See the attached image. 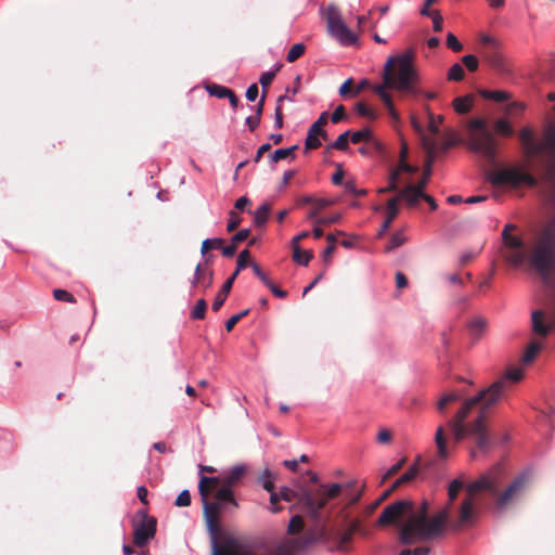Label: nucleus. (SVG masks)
<instances>
[{"label": "nucleus", "instance_id": "774afa93", "mask_svg": "<svg viewBox=\"0 0 555 555\" xmlns=\"http://www.w3.org/2000/svg\"><path fill=\"white\" fill-rule=\"evenodd\" d=\"M269 555H293L292 550L286 545H279Z\"/></svg>", "mask_w": 555, "mask_h": 555}, {"label": "nucleus", "instance_id": "4be33fe9", "mask_svg": "<svg viewBox=\"0 0 555 555\" xmlns=\"http://www.w3.org/2000/svg\"><path fill=\"white\" fill-rule=\"evenodd\" d=\"M219 485H221V477L202 476L198 482V492L201 494V499L209 496L210 493L216 490Z\"/></svg>", "mask_w": 555, "mask_h": 555}, {"label": "nucleus", "instance_id": "a19ab883", "mask_svg": "<svg viewBox=\"0 0 555 555\" xmlns=\"http://www.w3.org/2000/svg\"><path fill=\"white\" fill-rule=\"evenodd\" d=\"M281 67H282V65H278L275 70L266 72V73L261 74V76L259 78V82L262 87V91L267 92V89L272 83L273 79L275 78L276 73L281 69Z\"/></svg>", "mask_w": 555, "mask_h": 555}, {"label": "nucleus", "instance_id": "9b49d317", "mask_svg": "<svg viewBox=\"0 0 555 555\" xmlns=\"http://www.w3.org/2000/svg\"><path fill=\"white\" fill-rule=\"evenodd\" d=\"M487 180L493 186H519L520 184H527L534 186L537 184L535 178L529 172L518 167H508L487 172Z\"/></svg>", "mask_w": 555, "mask_h": 555}, {"label": "nucleus", "instance_id": "a878e982", "mask_svg": "<svg viewBox=\"0 0 555 555\" xmlns=\"http://www.w3.org/2000/svg\"><path fill=\"white\" fill-rule=\"evenodd\" d=\"M421 457L418 456L415 463L401 476L399 477L391 486V490L398 489L401 485L408 483L415 479L418 474V463Z\"/></svg>", "mask_w": 555, "mask_h": 555}, {"label": "nucleus", "instance_id": "c756f323", "mask_svg": "<svg viewBox=\"0 0 555 555\" xmlns=\"http://www.w3.org/2000/svg\"><path fill=\"white\" fill-rule=\"evenodd\" d=\"M298 149V145H293L288 149H279L274 151L269 157L271 163L276 164L280 160L286 159L291 157L292 159L295 158V151Z\"/></svg>", "mask_w": 555, "mask_h": 555}, {"label": "nucleus", "instance_id": "09e8293b", "mask_svg": "<svg viewBox=\"0 0 555 555\" xmlns=\"http://www.w3.org/2000/svg\"><path fill=\"white\" fill-rule=\"evenodd\" d=\"M460 400V395L457 392H450L444 395L438 402L437 408L440 412H442L446 406L451 403Z\"/></svg>", "mask_w": 555, "mask_h": 555}, {"label": "nucleus", "instance_id": "0e129e2a", "mask_svg": "<svg viewBox=\"0 0 555 555\" xmlns=\"http://www.w3.org/2000/svg\"><path fill=\"white\" fill-rule=\"evenodd\" d=\"M346 116V111L344 105H338L331 116V120L333 124H338Z\"/></svg>", "mask_w": 555, "mask_h": 555}, {"label": "nucleus", "instance_id": "f257e3e1", "mask_svg": "<svg viewBox=\"0 0 555 555\" xmlns=\"http://www.w3.org/2000/svg\"><path fill=\"white\" fill-rule=\"evenodd\" d=\"M516 225L507 223L502 231V240L508 249L505 255L508 262L520 266L526 260L537 271L546 289L545 310H535L531 314L532 331L546 337L555 328V217L531 240L511 234Z\"/></svg>", "mask_w": 555, "mask_h": 555}, {"label": "nucleus", "instance_id": "b1692460", "mask_svg": "<svg viewBox=\"0 0 555 555\" xmlns=\"http://www.w3.org/2000/svg\"><path fill=\"white\" fill-rule=\"evenodd\" d=\"M233 286V278H229L224 284L222 285L221 289L217 293L215 300L212 302V310L219 311L220 308L223 306L224 301L227 300L228 295L230 294Z\"/></svg>", "mask_w": 555, "mask_h": 555}, {"label": "nucleus", "instance_id": "aec40b11", "mask_svg": "<svg viewBox=\"0 0 555 555\" xmlns=\"http://www.w3.org/2000/svg\"><path fill=\"white\" fill-rule=\"evenodd\" d=\"M435 443L437 447V456L439 460L444 461L450 455V450L448 448V440L446 436V430L443 426H439L435 434Z\"/></svg>", "mask_w": 555, "mask_h": 555}, {"label": "nucleus", "instance_id": "6e6552de", "mask_svg": "<svg viewBox=\"0 0 555 555\" xmlns=\"http://www.w3.org/2000/svg\"><path fill=\"white\" fill-rule=\"evenodd\" d=\"M341 489L340 483H320L317 488H305L300 492L282 487L279 498L285 502L297 500L312 519L319 520L322 509L341 494Z\"/></svg>", "mask_w": 555, "mask_h": 555}, {"label": "nucleus", "instance_id": "4468645a", "mask_svg": "<svg viewBox=\"0 0 555 555\" xmlns=\"http://www.w3.org/2000/svg\"><path fill=\"white\" fill-rule=\"evenodd\" d=\"M478 52L483 61L496 70L504 69V59L500 51V43L493 37L482 36Z\"/></svg>", "mask_w": 555, "mask_h": 555}, {"label": "nucleus", "instance_id": "0eeeda50", "mask_svg": "<svg viewBox=\"0 0 555 555\" xmlns=\"http://www.w3.org/2000/svg\"><path fill=\"white\" fill-rule=\"evenodd\" d=\"M205 522L211 535L212 555H251V546L243 540L221 534L220 515L223 505L220 502L209 501V496L202 499Z\"/></svg>", "mask_w": 555, "mask_h": 555}, {"label": "nucleus", "instance_id": "4c0bfd02", "mask_svg": "<svg viewBox=\"0 0 555 555\" xmlns=\"http://www.w3.org/2000/svg\"><path fill=\"white\" fill-rule=\"evenodd\" d=\"M207 311V302L205 299L201 298L196 301L193 310L191 311V319L193 320H203L206 315Z\"/></svg>", "mask_w": 555, "mask_h": 555}, {"label": "nucleus", "instance_id": "58836bf2", "mask_svg": "<svg viewBox=\"0 0 555 555\" xmlns=\"http://www.w3.org/2000/svg\"><path fill=\"white\" fill-rule=\"evenodd\" d=\"M206 90L211 96H216L218 99H224L225 95L230 94V89L220 85L211 83L206 86Z\"/></svg>", "mask_w": 555, "mask_h": 555}, {"label": "nucleus", "instance_id": "473e14b6", "mask_svg": "<svg viewBox=\"0 0 555 555\" xmlns=\"http://www.w3.org/2000/svg\"><path fill=\"white\" fill-rule=\"evenodd\" d=\"M481 96L483 99L493 100L495 102H504L512 98L511 93L506 91H490V90H482L480 92Z\"/></svg>", "mask_w": 555, "mask_h": 555}, {"label": "nucleus", "instance_id": "f8f14e48", "mask_svg": "<svg viewBox=\"0 0 555 555\" xmlns=\"http://www.w3.org/2000/svg\"><path fill=\"white\" fill-rule=\"evenodd\" d=\"M325 18L330 35L343 46H351L357 42V36L347 27L336 5L330 4L326 8Z\"/></svg>", "mask_w": 555, "mask_h": 555}, {"label": "nucleus", "instance_id": "7ed1b4c3", "mask_svg": "<svg viewBox=\"0 0 555 555\" xmlns=\"http://www.w3.org/2000/svg\"><path fill=\"white\" fill-rule=\"evenodd\" d=\"M521 369H509L505 376L499 378L489 388L463 402L456 415L448 422L454 441L472 438L479 450H487L490 437L486 426L487 411L494 405L508 389L511 382L521 380Z\"/></svg>", "mask_w": 555, "mask_h": 555}, {"label": "nucleus", "instance_id": "3c124183", "mask_svg": "<svg viewBox=\"0 0 555 555\" xmlns=\"http://www.w3.org/2000/svg\"><path fill=\"white\" fill-rule=\"evenodd\" d=\"M271 477H272V473L268 468L263 470V473H262V475L260 477V481L262 482V487L268 492H273L274 489H275L274 483L271 480Z\"/></svg>", "mask_w": 555, "mask_h": 555}, {"label": "nucleus", "instance_id": "cd10ccee", "mask_svg": "<svg viewBox=\"0 0 555 555\" xmlns=\"http://www.w3.org/2000/svg\"><path fill=\"white\" fill-rule=\"evenodd\" d=\"M271 211V205L269 203H263L255 212H254V223L257 227H262L267 223L269 219V215Z\"/></svg>", "mask_w": 555, "mask_h": 555}, {"label": "nucleus", "instance_id": "680f3d73", "mask_svg": "<svg viewBox=\"0 0 555 555\" xmlns=\"http://www.w3.org/2000/svg\"><path fill=\"white\" fill-rule=\"evenodd\" d=\"M391 439H392V433L387 428H382L378 431L377 437H376L377 442L380 444H387L391 441Z\"/></svg>", "mask_w": 555, "mask_h": 555}, {"label": "nucleus", "instance_id": "2f4dec72", "mask_svg": "<svg viewBox=\"0 0 555 555\" xmlns=\"http://www.w3.org/2000/svg\"><path fill=\"white\" fill-rule=\"evenodd\" d=\"M494 130L496 134L503 137H512L514 134L511 122L505 118H500L494 122Z\"/></svg>", "mask_w": 555, "mask_h": 555}, {"label": "nucleus", "instance_id": "412c9836", "mask_svg": "<svg viewBox=\"0 0 555 555\" xmlns=\"http://www.w3.org/2000/svg\"><path fill=\"white\" fill-rule=\"evenodd\" d=\"M398 214H399L398 198L388 199L387 206H386V218H385L384 223L382 224L379 235H383L385 232L388 231L392 221L397 218Z\"/></svg>", "mask_w": 555, "mask_h": 555}, {"label": "nucleus", "instance_id": "f3484780", "mask_svg": "<svg viewBox=\"0 0 555 555\" xmlns=\"http://www.w3.org/2000/svg\"><path fill=\"white\" fill-rule=\"evenodd\" d=\"M422 196L423 191L416 189L413 184H409L401 189L393 198H398V203L405 201L409 207H415L418 201L422 199Z\"/></svg>", "mask_w": 555, "mask_h": 555}, {"label": "nucleus", "instance_id": "e2e57ef3", "mask_svg": "<svg viewBox=\"0 0 555 555\" xmlns=\"http://www.w3.org/2000/svg\"><path fill=\"white\" fill-rule=\"evenodd\" d=\"M249 260H250V253H249V250L248 249L242 250L240 253L238 257H237V268H238V270H242L245 267H247Z\"/></svg>", "mask_w": 555, "mask_h": 555}, {"label": "nucleus", "instance_id": "4d7b16f0", "mask_svg": "<svg viewBox=\"0 0 555 555\" xmlns=\"http://www.w3.org/2000/svg\"><path fill=\"white\" fill-rule=\"evenodd\" d=\"M178 507H186L191 504V494L189 490H183L179 493L175 502Z\"/></svg>", "mask_w": 555, "mask_h": 555}, {"label": "nucleus", "instance_id": "20e7f679", "mask_svg": "<svg viewBox=\"0 0 555 555\" xmlns=\"http://www.w3.org/2000/svg\"><path fill=\"white\" fill-rule=\"evenodd\" d=\"M502 483L503 475L499 466L493 467L477 480L468 483L466 488L467 495L460 504L459 519L452 527L454 529H462L474 525L477 515L474 506V496L481 491L491 494L498 511L502 512L507 509L524 494L527 477L525 475L516 477L503 491H500Z\"/></svg>", "mask_w": 555, "mask_h": 555}, {"label": "nucleus", "instance_id": "49530a36", "mask_svg": "<svg viewBox=\"0 0 555 555\" xmlns=\"http://www.w3.org/2000/svg\"><path fill=\"white\" fill-rule=\"evenodd\" d=\"M53 297L55 300H59V301H65V302H69V304L76 302L75 297L69 292H67L65 289H61V288H55L53 291Z\"/></svg>", "mask_w": 555, "mask_h": 555}, {"label": "nucleus", "instance_id": "bf43d9fd", "mask_svg": "<svg viewBox=\"0 0 555 555\" xmlns=\"http://www.w3.org/2000/svg\"><path fill=\"white\" fill-rule=\"evenodd\" d=\"M405 463V459H401L398 463H396L395 465H392L388 470L387 473L383 476L382 478V482H385L387 479L391 478L392 476H395L404 465Z\"/></svg>", "mask_w": 555, "mask_h": 555}, {"label": "nucleus", "instance_id": "1a4fd4ad", "mask_svg": "<svg viewBox=\"0 0 555 555\" xmlns=\"http://www.w3.org/2000/svg\"><path fill=\"white\" fill-rule=\"evenodd\" d=\"M359 501L360 500L354 494L348 495V501L341 506L338 513V516L341 517L343 522L347 524L346 529L336 527L327 529L325 526H322L319 537H313L311 540L314 541L317 539H332L335 542L337 550L343 552L348 551L356 533L366 534V531L362 528L361 519L353 518L349 520V515L347 513V508L356 505Z\"/></svg>", "mask_w": 555, "mask_h": 555}, {"label": "nucleus", "instance_id": "2eb2a0df", "mask_svg": "<svg viewBox=\"0 0 555 555\" xmlns=\"http://www.w3.org/2000/svg\"><path fill=\"white\" fill-rule=\"evenodd\" d=\"M328 113L323 112L320 117L314 121L308 130V134L305 141L306 150H315L321 146L320 137L323 139H327L326 131L323 130V127L327 124Z\"/></svg>", "mask_w": 555, "mask_h": 555}, {"label": "nucleus", "instance_id": "c9c22d12", "mask_svg": "<svg viewBox=\"0 0 555 555\" xmlns=\"http://www.w3.org/2000/svg\"><path fill=\"white\" fill-rule=\"evenodd\" d=\"M465 72L463 65L460 63L453 64L447 74V79L450 81H461L464 79Z\"/></svg>", "mask_w": 555, "mask_h": 555}, {"label": "nucleus", "instance_id": "f03ea898", "mask_svg": "<svg viewBox=\"0 0 555 555\" xmlns=\"http://www.w3.org/2000/svg\"><path fill=\"white\" fill-rule=\"evenodd\" d=\"M464 483L460 479L450 482L448 489L449 504L428 517V503L423 502L420 508H416L411 500H400L387 505L377 519V526L397 525L404 519L399 530V541L402 544H412L421 541H429L440 537L446 527L452 530V525L457 521L451 520L452 503L457 498ZM460 508L457 509V512ZM459 529H455L457 531Z\"/></svg>", "mask_w": 555, "mask_h": 555}, {"label": "nucleus", "instance_id": "7c9ffc66", "mask_svg": "<svg viewBox=\"0 0 555 555\" xmlns=\"http://www.w3.org/2000/svg\"><path fill=\"white\" fill-rule=\"evenodd\" d=\"M541 349H542V344H540L539 341L532 340L529 344V346L527 347V349L522 356L521 362L524 364L531 363L535 359V357L538 356V353L540 352Z\"/></svg>", "mask_w": 555, "mask_h": 555}, {"label": "nucleus", "instance_id": "ea45409f", "mask_svg": "<svg viewBox=\"0 0 555 555\" xmlns=\"http://www.w3.org/2000/svg\"><path fill=\"white\" fill-rule=\"evenodd\" d=\"M305 528L304 519L300 515H295L291 518L288 524V533L289 534H297L300 533Z\"/></svg>", "mask_w": 555, "mask_h": 555}, {"label": "nucleus", "instance_id": "6ab92c4d", "mask_svg": "<svg viewBox=\"0 0 555 555\" xmlns=\"http://www.w3.org/2000/svg\"><path fill=\"white\" fill-rule=\"evenodd\" d=\"M246 473V467L244 465H236L229 469L228 472H224L221 476V485H225L229 488H233L236 486L241 479L244 477Z\"/></svg>", "mask_w": 555, "mask_h": 555}, {"label": "nucleus", "instance_id": "c85d7f7f", "mask_svg": "<svg viewBox=\"0 0 555 555\" xmlns=\"http://www.w3.org/2000/svg\"><path fill=\"white\" fill-rule=\"evenodd\" d=\"M312 258V250H302L299 246L293 247V259L296 263L307 267Z\"/></svg>", "mask_w": 555, "mask_h": 555}, {"label": "nucleus", "instance_id": "423d86ee", "mask_svg": "<svg viewBox=\"0 0 555 555\" xmlns=\"http://www.w3.org/2000/svg\"><path fill=\"white\" fill-rule=\"evenodd\" d=\"M522 155L529 164L542 169L555 182V122L545 127L542 138L527 126L518 132Z\"/></svg>", "mask_w": 555, "mask_h": 555}, {"label": "nucleus", "instance_id": "a211bd4d", "mask_svg": "<svg viewBox=\"0 0 555 555\" xmlns=\"http://www.w3.org/2000/svg\"><path fill=\"white\" fill-rule=\"evenodd\" d=\"M422 146L426 152V160L424 168L433 169V164L439 150L438 143L434 137L423 135Z\"/></svg>", "mask_w": 555, "mask_h": 555}, {"label": "nucleus", "instance_id": "603ef678", "mask_svg": "<svg viewBox=\"0 0 555 555\" xmlns=\"http://www.w3.org/2000/svg\"><path fill=\"white\" fill-rule=\"evenodd\" d=\"M446 44L449 49H451L454 52H461L463 50V44L457 40L455 35L452 33H449L447 35Z\"/></svg>", "mask_w": 555, "mask_h": 555}, {"label": "nucleus", "instance_id": "338daca9", "mask_svg": "<svg viewBox=\"0 0 555 555\" xmlns=\"http://www.w3.org/2000/svg\"><path fill=\"white\" fill-rule=\"evenodd\" d=\"M544 204L547 207V209L555 214V189L553 188L550 190V192L546 194L544 198Z\"/></svg>", "mask_w": 555, "mask_h": 555}, {"label": "nucleus", "instance_id": "c03bdc74", "mask_svg": "<svg viewBox=\"0 0 555 555\" xmlns=\"http://www.w3.org/2000/svg\"><path fill=\"white\" fill-rule=\"evenodd\" d=\"M349 131H345L344 133L339 134L338 138L335 140V142L331 145V147L336 149L338 151H346L349 147Z\"/></svg>", "mask_w": 555, "mask_h": 555}, {"label": "nucleus", "instance_id": "5fc2aeb1", "mask_svg": "<svg viewBox=\"0 0 555 555\" xmlns=\"http://www.w3.org/2000/svg\"><path fill=\"white\" fill-rule=\"evenodd\" d=\"M433 20V29L436 33H440L443 27V18L441 13L438 10L433 11L431 14L428 15Z\"/></svg>", "mask_w": 555, "mask_h": 555}, {"label": "nucleus", "instance_id": "ddd939ff", "mask_svg": "<svg viewBox=\"0 0 555 555\" xmlns=\"http://www.w3.org/2000/svg\"><path fill=\"white\" fill-rule=\"evenodd\" d=\"M140 521L133 522V543L138 547H143L156 533V519L150 517L144 509L137 512Z\"/></svg>", "mask_w": 555, "mask_h": 555}, {"label": "nucleus", "instance_id": "864d4df0", "mask_svg": "<svg viewBox=\"0 0 555 555\" xmlns=\"http://www.w3.org/2000/svg\"><path fill=\"white\" fill-rule=\"evenodd\" d=\"M404 241H405V237L403 236V234L401 232H397V233L392 234V236L390 237L389 244L386 247V251H390L391 249H395V248L401 246L404 243Z\"/></svg>", "mask_w": 555, "mask_h": 555}, {"label": "nucleus", "instance_id": "8fccbe9b", "mask_svg": "<svg viewBox=\"0 0 555 555\" xmlns=\"http://www.w3.org/2000/svg\"><path fill=\"white\" fill-rule=\"evenodd\" d=\"M241 221H242V218L240 217L238 212L235 210H231L229 212V220H228V225H227L228 232H233L234 230H236L238 228Z\"/></svg>", "mask_w": 555, "mask_h": 555}, {"label": "nucleus", "instance_id": "13d9d810", "mask_svg": "<svg viewBox=\"0 0 555 555\" xmlns=\"http://www.w3.org/2000/svg\"><path fill=\"white\" fill-rule=\"evenodd\" d=\"M340 218H341L340 214H335L330 217H320V218L315 219L314 224L330 225V224L339 222Z\"/></svg>", "mask_w": 555, "mask_h": 555}, {"label": "nucleus", "instance_id": "6e6d98bb", "mask_svg": "<svg viewBox=\"0 0 555 555\" xmlns=\"http://www.w3.org/2000/svg\"><path fill=\"white\" fill-rule=\"evenodd\" d=\"M431 173H433V169L424 168L423 176H422L421 180L416 184H413V186H415L416 189H418L421 191H425V189L429 182V179L431 177Z\"/></svg>", "mask_w": 555, "mask_h": 555}, {"label": "nucleus", "instance_id": "de8ad7c7", "mask_svg": "<svg viewBox=\"0 0 555 555\" xmlns=\"http://www.w3.org/2000/svg\"><path fill=\"white\" fill-rule=\"evenodd\" d=\"M463 65L467 68L468 72L474 73L479 67L478 59L473 54H467L462 57Z\"/></svg>", "mask_w": 555, "mask_h": 555}, {"label": "nucleus", "instance_id": "f704fd0d", "mask_svg": "<svg viewBox=\"0 0 555 555\" xmlns=\"http://www.w3.org/2000/svg\"><path fill=\"white\" fill-rule=\"evenodd\" d=\"M453 106L459 114H466L472 108V100L468 96L455 98L453 101Z\"/></svg>", "mask_w": 555, "mask_h": 555}, {"label": "nucleus", "instance_id": "052dcab7", "mask_svg": "<svg viewBox=\"0 0 555 555\" xmlns=\"http://www.w3.org/2000/svg\"><path fill=\"white\" fill-rule=\"evenodd\" d=\"M354 81L352 78H348L339 88V94L341 96H347L350 93L353 95V91L356 88H353Z\"/></svg>", "mask_w": 555, "mask_h": 555}, {"label": "nucleus", "instance_id": "9d476101", "mask_svg": "<svg viewBox=\"0 0 555 555\" xmlns=\"http://www.w3.org/2000/svg\"><path fill=\"white\" fill-rule=\"evenodd\" d=\"M470 129L478 130L470 138V150L481 155L490 166H496L498 141L487 129V122L482 118L472 119Z\"/></svg>", "mask_w": 555, "mask_h": 555}, {"label": "nucleus", "instance_id": "bb28decb", "mask_svg": "<svg viewBox=\"0 0 555 555\" xmlns=\"http://www.w3.org/2000/svg\"><path fill=\"white\" fill-rule=\"evenodd\" d=\"M335 204V199H330V198H317L314 204H313V208L309 211L308 214V219L309 220H312L313 222H315V219L320 218L319 217V212L328 207V206H332Z\"/></svg>", "mask_w": 555, "mask_h": 555}, {"label": "nucleus", "instance_id": "dca6fc26", "mask_svg": "<svg viewBox=\"0 0 555 555\" xmlns=\"http://www.w3.org/2000/svg\"><path fill=\"white\" fill-rule=\"evenodd\" d=\"M214 283V271L207 266V263H198L195 268L193 280L191 284L194 288H203V291H207L212 286Z\"/></svg>", "mask_w": 555, "mask_h": 555}, {"label": "nucleus", "instance_id": "69168bd1", "mask_svg": "<svg viewBox=\"0 0 555 555\" xmlns=\"http://www.w3.org/2000/svg\"><path fill=\"white\" fill-rule=\"evenodd\" d=\"M526 106L521 102H512L506 107V113L511 115L521 114L525 111Z\"/></svg>", "mask_w": 555, "mask_h": 555}, {"label": "nucleus", "instance_id": "a18cd8bd", "mask_svg": "<svg viewBox=\"0 0 555 555\" xmlns=\"http://www.w3.org/2000/svg\"><path fill=\"white\" fill-rule=\"evenodd\" d=\"M356 109L358 114L362 117H366L369 119H375L377 117V114L375 111H373L371 107H369L364 102H359L356 105Z\"/></svg>", "mask_w": 555, "mask_h": 555}, {"label": "nucleus", "instance_id": "39448f33", "mask_svg": "<svg viewBox=\"0 0 555 555\" xmlns=\"http://www.w3.org/2000/svg\"><path fill=\"white\" fill-rule=\"evenodd\" d=\"M413 59L412 51L389 57L384 68V85L373 88L374 93L380 98L395 122H399L400 117L386 88L393 89L404 96H417L421 93L417 87L420 77Z\"/></svg>", "mask_w": 555, "mask_h": 555}, {"label": "nucleus", "instance_id": "37998d69", "mask_svg": "<svg viewBox=\"0 0 555 555\" xmlns=\"http://www.w3.org/2000/svg\"><path fill=\"white\" fill-rule=\"evenodd\" d=\"M371 139H372V132L367 128L356 131L350 137V140L353 144H358L360 142H369V141H371Z\"/></svg>", "mask_w": 555, "mask_h": 555}, {"label": "nucleus", "instance_id": "393cba45", "mask_svg": "<svg viewBox=\"0 0 555 555\" xmlns=\"http://www.w3.org/2000/svg\"><path fill=\"white\" fill-rule=\"evenodd\" d=\"M215 498V502H220L221 505L224 503H231L234 507L238 506L232 489L225 485H221V487L216 490Z\"/></svg>", "mask_w": 555, "mask_h": 555}, {"label": "nucleus", "instance_id": "e433bc0d", "mask_svg": "<svg viewBox=\"0 0 555 555\" xmlns=\"http://www.w3.org/2000/svg\"><path fill=\"white\" fill-rule=\"evenodd\" d=\"M223 243V238H206L202 242L201 253L206 255L210 249H220Z\"/></svg>", "mask_w": 555, "mask_h": 555}, {"label": "nucleus", "instance_id": "5701e85b", "mask_svg": "<svg viewBox=\"0 0 555 555\" xmlns=\"http://www.w3.org/2000/svg\"><path fill=\"white\" fill-rule=\"evenodd\" d=\"M488 321L483 317H474L467 324V330L472 338L476 341L485 333Z\"/></svg>", "mask_w": 555, "mask_h": 555}, {"label": "nucleus", "instance_id": "79ce46f5", "mask_svg": "<svg viewBox=\"0 0 555 555\" xmlns=\"http://www.w3.org/2000/svg\"><path fill=\"white\" fill-rule=\"evenodd\" d=\"M305 51H306L305 44H302V43L294 44L289 49V51L286 55L287 62L293 63V62L297 61L299 57H301L304 55Z\"/></svg>", "mask_w": 555, "mask_h": 555}, {"label": "nucleus", "instance_id": "72a5a7b5", "mask_svg": "<svg viewBox=\"0 0 555 555\" xmlns=\"http://www.w3.org/2000/svg\"><path fill=\"white\" fill-rule=\"evenodd\" d=\"M284 100L292 101V99L285 94L279 96L278 104H276L275 112H274V127L276 129L283 128V125H284V122H283L284 116H283V111H282V105H281Z\"/></svg>", "mask_w": 555, "mask_h": 555}]
</instances>
